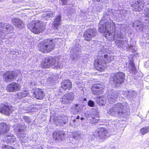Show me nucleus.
Wrapping results in <instances>:
<instances>
[{"instance_id":"f257e3e1","label":"nucleus","mask_w":149,"mask_h":149,"mask_svg":"<svg viewBox=\"0 0 149 149\" xmlns=\"http://www.w3.org/2000/svg\"><path fill=\"white\" fill-rule=\"evenodd\" d=\"M109 15L106 14H104L102 18V19L100 21L98 25V27L100 32L105 33V37L109 40H115L116 45L118 47L124 48L127 47V51H132L133 47L129 46L128 43L127 38L123 39V35L121 31H118L115 28L114 23L111 20H107Z\"/></svg>"},{"instance_id":"f03ea898","label":"nucleus","mask_w":149,"mask_h":149,"mask_svg":"<svg viewBox=\"0 0 149 149\" xmlns=\"http://www.w3.org/2000/svg\"><path fill=\"white\" fill-rule=\"evenodd\" d=\"M105 49L104 48L101 49L98 53V56L102 58L96 59L95 61V65L97 70L99 71H103L106 66V63L111 62L114 59L113 56L104 54V52H106Z\"/></svg>"},{"instance_id":"7ed1b4c3","label":"nucleus","mask_w":149,"mask_h":149,"mask_svg":"<svg viewBox=\"0 0 149 149\" xmlns=\"http://www.w3.org/2000/svg\"><path fill=\"white\" fill-rule=\"evenodd\" d=\"M107 112L111 115L119 116L124 113V105L120 103L115 104L113 107L107 109Z\"/></svg>"},{"instance_id":"20e7f679","label":"nucleus","mask_w":149,"mask_h":149,"mask_svg":"<svg viewBox=\"0 0 149 149\" xmlns=\"http://www.w3.org/2000/svg\"><path fill=\"white\" fill-rule=\"evenodd\" d=\"M27 27L33 33L38 34L44 31L45 26L40 21H34L28 24Z\"/></svg>"},{"instance_id":"39448f33","label":"nucleus","mask_w":149,"mask_h":149,"mask_svg":"<svg viewBox=\"0 0 149 149\" xmlns=\"http://www.w3.org/2000/svg\"><path fill=\"white\" fill-rule=\"evenodd\" d=\"M54 46V45L52 40L48 39L45 42L40 43L38 46L39 50L44 53L50 52L52 50Z\"/></svg>"},{"instance_id":"423d86ee","label":"nucleus","mask_w":149,"mask_h":149,"mask_svg":"<svg viewBox=\"0 0 149 149\" xmlns=\"http://www.w3.org/2000/svg\"><path fill=\"white\" fill-rule=\"evenodd\" d=\"M0 40L6 38L5 33L2 31V30L7 33H10L14 29L13 26L12 25L6 23H0Z\"/></svg>"},{"instance_id":"0eeeda50","label":"nucleus","mask_w":149,"mask_h":149,"mask_svg":"<svg viewBox=\"0 0 149 149\" xmlns=\"http://www.w3.org/2000/svg\"><path fill=\"white\" fill-rule=\"evenodd\" d=\"M125 76V74L122 72H118L111 75L112 80L116 86H119L123 82Z\"/></svg>"},{"instance_id":"6e6552de","label":"nucleus","mask_w":149,"mask_h":149,"mask_svg":"<svg viewBox=\"0 0 149 149\" xmlns=\"http://www.w3.org/2000/svg\"><path fill=\"white\" fill-rule=\"evenodd\" d=\"M94 135L96 137L100 139H105L108 136L107 130L103 127H100L97 129L94 133Z\"/></svg>"},{"instance_id":"1a4fd4ad","label":"nucleus","mask_w":149,"mask_h":149,"mask_svg":"<svg viewBox=\"0 0 149 149\" xmlns=\"http://www.w3.org/2000/svg\"><path fill=\"white\" fill-rule=\"evenodd\" d=\"M17 77V74L15 72L9 71L3 74V78L6 82L9 83L15 80Z\"/></svg>"},{"instance_id":"9d476101","label":"nucleus","mask_w":149,"mask_h":149,"mask_svg":"<svg viewBox=\"0 0 149 149\" xmlns=\"http://www.w3.org/2000/svg\"><path fill=\"white\" fill-rule=\"evenodd\" d=\"M104 88L103 83L98 82L96 83L92 87V92L94 95H98L103 93V90Z\"/></svg>"},{"instance_id":"9b49d317","label":"nucleus","mask_w":149,"mask_h":149,"mask_svg":"<svg viewBox=\"0 0 149 149\" xmlns=\"http://www.w3.org/2000/svg\"><path fill=\"white\" fill-rule=\"evenodd\" d=\"M144 1L143 0H132L131 6L135 11H140L144 6Z\"/></svg>"},{"instance_id":"f8f14e48","label":"nucleus","mask_w":149,"mask_h":149,"mask_svg":"<svg viewBox=\"0 0 149 149\" xmlns=\"http://www.w3.org/2000/svg\"><path fill=\"white\" fill-rule=\"evenodd\" d=\"M146 24L145 25L144 23H143L139 20H136L132 23V26L135 28L137 32H143L146 28V26H148L149 25L148 24Z\"/></svg>"},{"instance_id":"ddd939ff","label":"nucleus","mask_w":149,"mask_h":149,"mask_svg":"<svg viewBox=\"0 0 149 149\" xmlns=\"http://www.w3.org/2000/svg\"><path fill=\"white\" fill-rule=\"evenodd\" d=\"M68 122V117L63 115L59 116L54 119V123L56 125L63 126Z\"/></svg>"},{"instance_id":"4468645a","label":"nucleus","mask_w":149,"mask_h":149,"mask_svg":"<svg viewBox=\"0 0 149 149\" xmlns=\"http://www.w3.org/2000/svg\"><path fill=\"white\" fill-rule=\"evenodd\" d=\"M96 32L95 29H88L84 32V37L85 39L86 40H90L92 38L95 37L96 34Z\"/></svg>"},{"instance_id":"2eb2a0df","label":"nucleus","mask_w":149,"mask_h":149,"mask_svg":"<svg viewBox=\"0 0 149 149\" xmlns=\"http://www.w3.org/2000/svg\"><path fill=\"white\" fill-rule=\"evenodd\" d=\"M12 108L8 106L7 103L2 104L0 105V113L9 116L12 111Z\"/></svg>"},{"instance_id":"dca6fc26","label":"nucleus","mask_w":149,"mask_h":149,"mask_svg":"<svg viewBox=\"0 0 149 149\" xmlns=\"http://www.w3.org/2000/svg\"><path fill=\"white\" fill-rule=\"evenodd\" d=\"M25 127L24 126L20 125L18 126L17 128L15 130V131L17 134V135L18 138L20 140L26 137V134L25 133Z\"/></svg>"},{"instance_id":"f3484780","label":"nucleus","mask_w":149,"mask_h":149,"mask_svg":"<svg viewBox=\"0 0 149 149\" xmlns=\"http://www.w3.org/2000/svg\"><path fill=\"white\" fill-rule=\"evenodd\" d=\"M108 96V100L109 103L112 104L117 100V97L118 94L115 90H112L109 92Z\"/></svg>"},{"instance_id":"a211bd4d","label":"nucleus","mask_w":149,"mask_h":149,"mask_svg":"<svg viewBox=\"0 0 149 149\" xmlns=\"http://www.w3.org/2000/svg\"><path fill=\"white\" fill-rule=\"evenodd\" d=\"M20 88V84L15 82H13L8 85L7 89L10 92H15L19 90Z\"/></svg>"},{"instance_id":"6ab92c4d","label":"nucleus","mask_w":149,"mask_h":149,"mask_svg":"<svg viewBox=\"0 0 149 149\" xmlns=\"http://www.w3.org/2000/svg\"><path fill=\"white\" fill-rule=\"evenodd\" d=\"M57 59V58L55 57H49L47 58V61H48L49 66H53L56 68H60L59 63Z\"/></svg>"},{"instance_id":"aec40b11","label":"nucleus","mask_w":149,"mask_h":149,"mask_svg":"<svg viewBox=\"0 0 149 149\" xmlns=\"http://www.w3.org/2000/svg\"><path fill=\"white\" fill-rule=\"evenodd\" d=\"M33 92L35 95V97L37 99H42L44 96V92L42 90L38 88H34Z\"/></svg>"},{"instance_id":"412c9836","label":"nucleus","mask_w":149,"mask_h":149,"mask_svg":"<svg viewBox=\"0 0 149 149\" xmlns=\"http://www.w3.org/2000/svg\"><path fill=\"white\" fill-rule=\"evenodd\" d=\"M74 98V94L70 93L66 94L62 98V102L64 104H68L70 101L72 100Z\"/></svg>"},{"instance_id":"4be33fe9","label":"nucleus","mask_w":149,"mask_h":149,"mask_svg":"<svg viewBox=\"0 0 149 149\" xmlns=\"http://www.w3.org/2000/svg\"><path fill=\"white\" fill-rule=\"evenodd\" d=\"M9 130V126L6 123H1L0 126V135L7 134Z\"/></svg>"},{"instance_id":"5701e85b","label":"nucleus","mask_w":149,"mask_h":149,"mask_svg":"<svg viewBox=\"0 0 149 149\" xmlns=\"http://www.w3.org/2000/svg\"><path fill=\"white\" fill-rule=\"evenodd\" d=\"M12 22L14 25L20 29H22L24 27L23 21L19 18H14L12 19Z\"/></svg>"},{"instance_id":"b1692460","label":"nucleus","mask_w":149,"mask_h":149,"mask_svg":"<svg viewBox=\"0 0 149 149\" xmlns=\"http://www.w3.org/2000/svg\"><path fill=\"white\" fill-rule=\"evenodd\" d=\"M61 87L64 90H70L72 87V84L69 80H65L61 83Z\"/></svg>"},{"instance_id":"393cba45","label":"nucleus","mask_w":149,"mask_h":149,"mask_svg":"<svg viewBox=\"0 0 149 149\" xmlns=\"http://www.w3.org/2000/svg\"><path fill=\"white\" fill-rule=\"evenodd\" d=\"M76 43L71 48L70 50V52L72 53H77L80 52L81 49V45L79 43V41L77 40Z\"/></svg>"},{"instance_id":"a878e982","label":"nucleus","mask_w":149,"mask_h":149,"mask_svg":"<svg viewBox=\"0 0 149 149\" xmlns=\"http://www.w3.org/2000/svg\"><path fill=\"white\" fill-rule=\"evenodd\" d=\"M65 134L63 132H55L53 134V138L56 140H62L64 138Z\"/></svg>"},{"instance_id":"bb28decb","label":"nucleus","mask_w":149,"mask_h":149,"mask_svg":"<svg viewBox=\"0 0 149 149\" xmlns=\"http://www.w3.org/2000/svg\"><path fill=\"white\" fill-rule=\"evenodd\" d=\"M61 17L60 15L57 16L53 22V25L52 27L57 29L59 26L61 25Z\"/></svg>"},{"instance_id":"cd10ccee","label":"nucleus","mask_w":149,"mask_h":149,"mask_svg":"<svg viewBox=\"0 0 149 149\" xmlns=\"http://www.w3.org/2000/svg\"><path fill=\"white\" fill-rule=\"evenodd\" d=\"M6 137L5 140L6 143H9L15 142L16 140L15 137L13 134H7L5 135Z\"/></svg>"},{"instance_id":"c85d7f7f","label":"nucleus","mask_w":149,"mask_h":149,"mask_svg":"<svg viewBox=\"0 0 149 149\" xmlns=\"http://www.w3.org/2000/svg\"><path fill=\"white\" fill-rule=\"evenodd\" d=\"M136 92L134 91H124L122 93L128 98L131 99L136 95Z\"/></svg>"},{"instance_id":"c756f323","label":"nucleus","mask_w":149,"mask_h":149,"mask_svg":"<svg viewBox=\"0 0 149 149\" xmlns=\"http://www.w3.org/2000/svg\"><path fill=\"white\" fill-rule=\"evenodd\" d=\"M94 110H93L91 112V116L92 118V119H91V123L92 124H95L98 121V119L95 118V117L98 118V115L97 114V113H94Z\"/></svg>"},{"instance_id":"7c9ffc66","label":"nucleus","mask_w":149,"mask_h":149,"mask_svg":"<svg viewBox=\"0 0 149 149\" xmlns=\"http://www.w3.org/2000/svg\"><path fill=\"white\" fill-rule=\"evenodd\" d=\"M72 135L73 138L76 140H78L80 138L82 139L84 135L83 134L77 132H73Z\"/></svg>"},{"instance_id":"2f4dec72","label":"nucleus","mask_w":149,"mask_h":149,"mask_svg":"<svg viewBox=\"0 0 149 149\" xmlns=\"http://www.w3.org/2000/svg\"><path fill=\"white\" fill-rule=\"evenodd\" d=\"M144 13L145 15V23L149 25V8H146L144 10Z\"/></svg>"},{"instance_id":"473e14b6","label":"nucleus","mask_w":149,"mask_h":149,"mask_svg":"<svg viewBox=\"0 0 149 149\" xmlns=\"http://www.w3.org/2000/svg\"><path fill=\"white\" fill-rule=\"evenodd\" d=\"M48 63L47 58L44 59L42 61L41 66L43 68H47L50 67Z\"/></svg>"},{"instance_id":"72a5a7b5","label":"nucleus","mask_w":149,"mask_h":149,"mask_svg":"<svg viewBox=\"0 0 149 149\" xmlns=\"http://www.w3.org/2000/svg\"><path fill=\"white\" fill-rule=\"evenodd\" d=\"M141 133L143 135L149 132V126L143 127L140 130Z\"/></svg>"},{"instance_id":"f704fd0d","label":"nucleus","mask_w":149,"mask_h":149,"mask_svg":"<svg viewBox=\"0 0 149 149\" xmlns=\"http://www.w3.org/2000/svg\"><path fill=\"white\" fill-rule=\"evenodd\" d=\"M55 15L54 13L50 12L47 11L44 13L43 16L46 17H52L54 16Z\"/></svg>"},{"instance_id":"c9c22d12","label":"nucleus","mask_w":149,"mask_h":149,"mask_svg":"<svg viewBox=\"0 0 149 149\" xmlns=\"http://www.w3.org/2000/svg\"><path fill=\"white\" fill-rule=\"evenodd\" d=\"M70 111L72 114H75L80 111V108L79 107H73L70 108Z\"/></svg>"},{"instance_id":"e433bc0d","label":"nucleus","mask_w":149,"mask_h":149,"mask_svg":"<svg viewBox=\"0 0 149 149\" xmlns=\"http://www.w3.org/2000/svg\"><path fill=\"white\" fill-rule=\"evenodd\" d=\"M28 93L27 92H22L18 93L17 94L18 97L19 98L24 97L28 95Z\"/></svg>"},{"instance_id":"4c0bfd02","label":"nucleus","mask_w":149,"mask_h":149,"mask_svg":"<svg viewBox=\"0 0 149 149\" xmlns=\"http://www.w3.org/2000/svg\"><path fill=\"white\" fill-rule=\"evenodd\" d=\"M120 13L121 18L124 19L127 15V11L124 10H123L120 11Z\"/></svg>"},{"instance_id":"58836bf2","label":"nucleus","mask_w":149,"mask_h":149,"mask_svg":"<svg viewBox=\"0 0 149 149\" xmlns=\"http://www.w3.org/2000/svg\"><path fill=\"white\" fill-rule=\"evenodd\" d=\"M130 65L131 66V70L132 71H135L136 70V69L135 68L134 64L133 63L132 61H131L130 63Z\"/></svg>"},{"instance_id":"ea45409f","label":"nucleus","mask_w":149,"mask_h":149,"mask_svg":"<svg viewBox=\"0 0 149 149\" xmlns=\"http://www.w3.org/2000/svg\"><path fill=\"white\" fill-rule=\"evenodd\" d=\"M88 105L91 107H93L94 105V103L93 101L91 100H90L88 103Z\"/></svg>"},{"instance_id":"a19ab883","label":"nucleus","mask_w":149,"mask_h":149,"mask_svg":"<svg viewBox=\"0 0 149 149\" xmlns=\"http://www.w3.org/2000/svg\"><path fill=\"white\" fill-rule=\"evenodd\" d=\"M106 102L105 100L102 99V98L100 99L99 100V102L100 104L101 105H103L105 104Z\"/></svg>"},{"instance_id":"79ce46f5","label":"nucleus","mask_w":149,"mask_h":149,"mask_svg":"<svg viewBox=\"0 0 149 149\" xmlns=\"http://www.w3.org/2000/svg\"><path fill=\"white\" fill-rule=\"evenodd\" d=\"M110 123H111V126L112 127H116V125H117V122L115 121H111V122H110Z\"/></svg>"},{"instance_id":"37998d69","label":"nucleus","mask_w":149,"mask_h":149,"mask_svg":"<svg viewBox=\"0 0 149 149\" xmlns=\"http://www.w3.org/2000/svg\"><path fill=\"white\" fill-rule=\"evenodd\" d=\"M23 118L25 121L28 123H30L31 122L30 119L29 118V117L26 116H25Z\"/></svg>"},{"instance_id":"c03bdc74","label":"nucleus","mask_w":149,"mask_h":149,"mask_svg":"<svg viewBox=\"0 0 149 149\" xmlns=\"http://www.w3.org/2000/svg\"><path fill=\"white\" fill-rule=\"evenodd\" d=\"M2 148L3 149H10L11 147L7 145H3L2 146Z\"/></svg>"},{"instance_id":"a18cd8bd","label":"nucleus","mask_w":149,"mask_h":149,"mask_svg":"<svg viewBox=\"0 0 149 149\" xmlns=\"http://www.w3.org/2000/svg\"><path fill=\"white\" fill-rule=\"evenodd\" d=\"M23 0H13V3H17L18 2H21Z\"/></svg>"},{"instance_id":"49530a36","label":"nucleus","mask_w":149,"mask_h":149,"mask_svg":"<svg viewBox=\"0 0 149 149\" xmlns=\"http://www.w3.org/2000/svg\"><path fill=\"white\" fill-rule=\"evenodd\" d=\"M61 1L63 4H65L67 2V0H61Z\"/></svg>"},{"instance_id":"de8ad7c7","label":"nucleus","mask_w":149,"mask_h":149,"mask_svg":"<svg viewBox=\"0 0 149 149\" xmlns=\"http://www.w3.org/2000/svg\"><path fill=\"white\" fill-rule=\"evenodd\" d=\"M78 104H76L74 105V106L73 107H78Z\"/></svg>"},{"instance_id":"09e8293b","label":"nucleus","mask_w":149,"mask_h":149,"mask_svg":"<svg viewBox=\"0 0 149 149\" xmlns=\"http://www.w3.org/2000/svg\"><path fill=\"white\" fill-rule=\"evenodd\" d=\"M121 28L122 27H125V24H122L121 25Z\"/></svg>"},{"instance_id":"8fccbe9b","label":"nucleus","mask_w":149,"mask_h":149,"mask_svg":"<svg viewBox=\"0 0 149 149\" xmlns=\"http://www.w3.org/2000/svg\"><path fill=\"white\" fill-rule=\"evenodd\" d=\"M79 116H78L76 118V119H79Z\"/></svg>"},{"instance_id":"3c124183","label":"nucleus","mask_w":149,"mask_h":149,"mask_svg":"<svg viewBox=\"0 0 149 149\" xmlns=\"http://www.w3.org/2000/svg\"><path fill=\"white\" fill-rule=\"evenodd\" d=\"M76 119H74L73 120V123L75 122L76 121Z\"/></svg>"},{"instance_id":"603ef678","label":"nucleus","mask_w":149,"mask_h":149,"mask_svg":"<svg viewBox=\"0 0 149 149\" xmlns=\"http://www.w3.org/2000/svg\"><path fill=\"white\" fill-rule=\"evenodd\" d=\"M3 0H0V2L2 1Z\"/></svg>"},{"instance_id":"864d4df0","label":"nucleus","mask_w":149,"mask_h":149,"mask_svg":"<svg viewBox=\"0 0 149 149\" xmlns=\"http://www.w3.org/2000/svg\"><path fill=\"white\" fill-rule=\"evenodd\" d=\"M97 1L99 2L100 1V0H97Z\"/></svg>"},{"instance_id":"5fc2aeb1","label":"nucleus","mask_w":149,"mask_h":149,"mask_svg":"<svg viewBox=\"0 0 149 149\" xmlns=\"http://www.w3.org/2000/svg\"><path fill=\"white\" fill-rule=\"evenodd\" d=\"M83 118H81V120H83Z\"/></svg>"},{"instance_id":"6e6d98bb","label":"nucleus","mask_w":149,"mask_h":149,"mask_svg":"<svg viewBox=\"0 0 149 149\" xmlns=\"http://www.w3.org/2000/svg\"><path fill=\"white\" fill-rule=\"evenodd\" d=\"M86 100V98H85L84 99V100Z\"/></svg>"}]
</instances>
